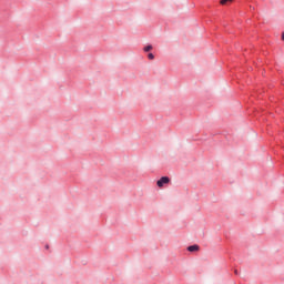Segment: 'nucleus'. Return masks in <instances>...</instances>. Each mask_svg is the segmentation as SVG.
I'll list each match as a JSON object with an SVG mask.
<instances>
[{"mask_svg": "<svg viewBox=\"0 0 284 284\" xmlns=\"http://www.w3.org/2000/svg\"><path fill=\"white\" fill-rule=\"evenodd\" d=\"M168 183H170V178L163 176L156 182V185L158 187H163L164 185H168Z\"/></svg>", "mask_w": 284, "mask_h": 284, "instance_id": "obj_1", "label": "nucleus"}, {"mask_svg": "<svg viewBox=\"0 0 284 284\" xmlns=\"http://www.w3.org/2000/svg\"><path fill=\"white\" fill-rule=\"evenodd\" d=\"M189 252H199V245H191L187 247Z\"/></svg>", "mask_w": 284, "mask_h": 284, "instance_id": "obj_2", "label": "nucleus"}, {"mask_svg": "<svg viewBox=\"0 0 284 284\" xmlns=\"http://www.w3.org/2000/svg\"><path fill=\"white\" fill-rule=\"evenodd\" d=\"M234 0H221L220 3L221 6H227V3H232Z\"/></svg>", "mask_w": 284, "mask_h": 284, "instance_id": "obj_3", "label": "nucleus"}, {"mask_svg": "<svg viewBox=\"0 0 284 284\" xmlns=\"http://www.w3.org/2000/svg\"><path fill=\"white\" fill-rule=\"evenodd\" d=\"M152 44H149L146 47H144V52H150V50H152Z\"/></svg>", "mask_w": 284, "mask_h": 284, "instance_id": "obj_4", "label": "nucleus"}, {"mask_svg": "<svg viewBox=\"0 0 284 284\" xmlns=\"http://www.w3.org/2000/svg\"><path fill=\"white\" fill-rule=\"evenodd\" d=\"M148 59H150L151 61L154 60V54L153 53H149L148 54Z\"/></svg>", "mask_w": 284, "mask_h": 284, "instance_id": "obj_5", "label": "nucleus"}, {"mask_svg": "<svg viewBox=\"0 0 284 284\" xmlns=\"http://www.w3.org/2000/svg\"><path fill=\"white\" fill-rule=\"evenodd\" d=\"M282 41H284V32L282 33Z\"/></svg>", "mask_w": 284, "mask_h": 284, "instance_id": "obj_6", "label": "nucleus"}, {"mask_svg": "<svg viewBox=\"0 0 284 284\" xmlns=\"http://www.w3.org/2000/svg\"><path fill=\"white\" fill-rule=\"evenodd\" d=\"M235 274H239V271L235 270Z\"/></svg>", "mask_w": 284, "mask_h": 284, "instance_id": "obj_7", "label": "nucleus"}]
</instances>
